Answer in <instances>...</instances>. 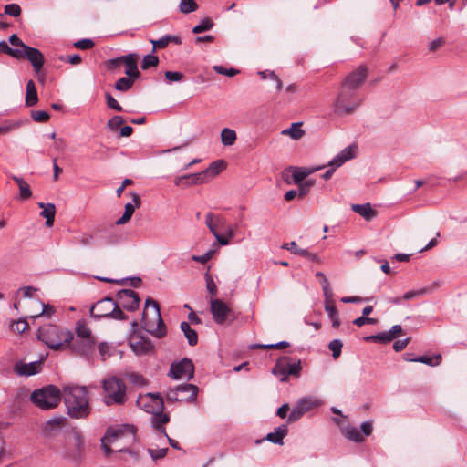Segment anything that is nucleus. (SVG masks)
<instances>
[{"label":"nucleus","mask_w":467,"mask_h":467,"mask_svg":"<svg viewBox=\"0 0 467 467\" xmlns=\"http://www.w3.org/2000/svg\"><path fill=\"white\" fill-rule=\"evenodd\" d=\"M355 145H350L342 150L335 158H333L328 163V169L322 175V178L326 181L329 180L334 174L335 171L343 165L347 161H349L355 157Z\"/></svg>","instance_id":"4468645a"},{"label":"nucleus","mask_w":467,"mask_h":467,"mask_svg":"<svg viewBox=\"0 0 467 467\" xmlns=\"http://www.w3.org/2000/svg\"><path fill=\"white\" fill-rule=\"evenodd\" d=\"M237 139L236 132L229 128H224L221 131V141L224 146H232Z\"/></svg>","instance_id":"4c0bfd02"},{"label":"nucleus","mask_w":467,"mask_h":467,"mask_svg":"<svg viewBox=\"0 0 467 467\" xmlns=\"http://www.w3.org/2000/svg\"><path fill=\"white\" fill-rule=\"evenodd\" d=\"M223 218L217 215L214 216L212 213H209L205 216V223L210 232L215 236V234H219L216 230V224L223 223Z\"/></svg>","instance_id":"c9c22d12"},{"label":"nucleus","mask_w":467,"mask_h":467,"mask_svg":"<svg viewBox=\"0 0 467 467\" xmlns=\"http://www.w3.org/2000/svg\"><path fill=\"white\" fill-rule=\"evenodd\" d=\"M288 433V427L285 424H282L277 427L274 432H270L266 435L265 439L274 444H283L284 438Z\"/></svg>","instance_id":"a878e982"},{"label":"nucleus","mask_w":467,"mask_h":467,"mask_svg":"<svg viewBox=\"0 0 467 467\" xmlns=\"http://www.w3.org/2000/svg\"><path fill=\"white\" fill-rule=\"evenodd\" d=\"M406 361L420 362V363H423V364H426L431 367H436L441 362V356L440 354H438L433 357L420 356V357H417L416 358H406Z\"/></svg>","instance_id":"f704fd0d"},{"label":"nucleus","mask_w":467,"mask_h":467,"mask_svg":"<svg viewBox=\"0 0 467 467\" xmlns=\"http://www.w3.org/2000/svg\"><path fill=\"white\" fill-rule=\"evenodd\" d=\"M129 345L138 356L148 355L154 351L152 341L140 331H135L130 336Z\"/></svg>","instance_id":"9d476101"},{"label":"nucleus","mask_w":467,"mask_h":467,"mask_svg":"<svg viewBox=\"0 0 467 467\" xmlns=\"http://www.w3.org/2000/svg\"><path fill=\"white\" fill-rule=\"evenodd\" d=\"M368 68L366 65H360L356 70L348 73L342 80L340 87L357 91L365 83L368 78Z\"/></svg>","instance_id":"9b49d317"},{"label":"nucleus","mask_w":467,"mask_h":467,"mask_svg":"<svg viewBox=\"0 0 467 467\" xmlns=\"http://www.w3.org/2000/svg\"><path fill=\"white\" fill-rule=\"evenodd\" d=\"M213 70L218 74L225 75L228 77H234L239 73V71L235 68L227 69V68L223 67V66H219V65L214 66Z\"/></svg>","instance_id":"774afa93"},{"label":"nucleus","mask_w":467,"mask_h":467,"mask_svg":"<svg viewBox=\"0 0 467 467\" xmlns=\"http://www.w3.org/2000/svg\"><path fill=\"white\" fill-rule=\"evenodd\" d=\"M210 269V266L208 267ZM204 279L206 283V288L208 292L211 294L212 296H217V285L215 282L213 281L212 275L209 273V270L204 274Z\"/></svg>","instance_id":"603ef678"},{"label":"nucleus","mask_w":467,"mask_h":467,"mask_svg":"<svg viewBox=\"0 0 467 467\" xmlns=\"http://www.w3.org/2000/svg\"><path fill=\"white\" fill-rule=\"evenodd\" d=\"M141 327L144 330L157 338H162L167 334V328L161 318L160 306L152 298H147L142 313Z\"/></svg>","instance_id":"f03ea898"},{"label":"nucleus","mask_w":467,"mask_h":467,"mask_svg":"<svg viewBox=\"0 0 467 467\" xmlns=\"http://www.w3.org/2000/svg\"><path fill=\"white\" fill-rule=\"evenodd\" d=\"M225 167L226 163L223 160H217L213 161L207 169L201 171V174L203 175V179H205V183L217 176L225 169Z\"/></svg>","instance_id":"b1692460"},{"label":"nucleus","mask_w":467,"mask_h":467,"mask_svg":"<svg viewBox=\"0 0 467 467\" xmlns=\"http://www.w3.org/2000/svg\"><path fill=\"white\" fill-rule=\"evenodd\" d=\"M159 65V57L153 54L146 55L141 63V68L147 70L151 67H157Z\"/></svg>","instance_id":"3c124183"},{"label":"nucleus","mask_w":467,"mask_h":467,"mask_svg":"<svg viewBox=\"0 0 467 467\" xmlns=\"http://www.w3.org/2000/svg\"><path fill=\"white\" fill-rule=\"evenodd\" d=\"M66 419L61 416L53 417V418L49 419L47 421L46 427L44 429L45 434L49 435L51 431H53L55 429H59L63 425V422Z\"/></svg>","instance_id":"c03bdc74"},{"label":"nucleus","mask_w":467,"mask_h":467,"mask_svg":"<svg viewBox=\"0 0 467 467\" xmlns=\"http://www.w3.org/2000/svg\"><path fill=\"white\" fill-rule=\"evenodd\" d=\"M76 338H96L92 335L91 329L88 327L86 320H78L75 324Z\"/></svg>","instance_id":"c85d7f7f"},{"label":"nucleus","mask_w":467,"mask_h":467,"mask_svg":"<svg viewBox=\"0 0 467 467\" xmlns=\"http://www.w3.org/2000/svg\"><path fill=\"white\" fill-rule=\"evenodd\" d=\"M210 311L215 323L222 325L232 315V309L223 301L217 298L210 299Z\"/></svg>","instance_id":"f3484780"},{"label":"nucleus","mask_w":467,"mask_h":467,"mask_svg":"<svg viewBox=\"0 0 467 467\" xmlns=\"http://www.w3.org/2000/svg\"><path fill=\"white\" fill-rule=\"evenodd\" d=\"M304 130L301 129V123H293L289 129L284 130L282 134L289 135L294 140H299L304 135Z\"/></svg>","instance_id":"37998d69"},{"label":"nucleus","mask_w":467,"mask_h":467,"mask_svg":"<svg viewBox=\"0 0 467 467\" xmlns=\"http://www.w3.org/2000/svg\"><path fill=\"white\" fill-rule=\"evenodd\" d=\"M296 255H300V256L306 257L308 260H310L311 262L320 263L319 256L317 254L310 253L306 249L296 250Z\"/></svg>","instance_id":"338daca9"},{"label":"nucleus","mask_w":467,"mask_h":467,"mask_svg":"<svg viewBox=\"0 0 467 467\" xmlns=\"http://www.w3.org/2000/svg\"><path fill=\"white\" fill-rule=\"evenodd\" d=\"M113 302L114 299L109 296L102 298L90 307V316L96 319L108 317L109 311H112L111 307Z\"/></svg>","instance_id":"aec40b11"},{"label":"nucleus","mask_w":467,"mask_h":467,"mask_svg":"<svg viewBox=\"0 0 467 467\" xmlns=\"http://www.w3.org/2000/svg\"><path fill=\"white\" fill-rule=\"evenodd\" d=\"M32 402L42 410H50L57 407L61 400V391L54 385H48L36 389L31 394Z\"/></svg>","instance_id":"423d86ee"},{"label":"nucleus","mask_w":467,"mask_h":467,"mask_svg":"<svg viewBox=\"0 0 467 467\" xmlns=\"http://www.w3.org/2000/svg\"><path fill=\"white\" fill-rule=\"evenodd\" d=\"M138 58L139 56L136 53L120 56V59H122L123 64L125 65V74L128 77L136 79L140 76V73L138 70Z\"/></svg>","instance_id":"412c9836"},{"label":"nucleus","mask_w":467,"mask_h":467,"mask_svg":"<svg viewBox=\"0 0 467 467\" xmlns=\"http://www.w3.org/2000/svg\"><path fill=\"white\" fill-rule=\"evenodd\" d=\"M301 369L300 360L292 363L289 357L284 356L277 359L272 372L275 376L280 377L281 381H285L289 375L298 376Z\"/></svg>","instance_id":"1a4fd4ad"},{"label":"nucleus","mask_w":467,"mask_h":467,"mask_svg":"<svg viewBox=\"0 0 467 467\" xmlns=\"http://www.w3.org/2000/svg\"><path fill=\"white\" fill-rule=\"evenodd\" d=\"M198 394V387L193 384H182L177 388L169 389L166 393L168 402L186 401L192 402L196 400Z\"/></svg>","instance_id":"6e6552de"},{"label":"nucleus","mask_w":467,"mask_h":467,"mask_svg":"<svg viewBox=\"0 0 467 467\" xmlns=\"http://www.w3.org/2000/svg\"><path fill=\"white\" fill-rule=\"evenodd\" d=\"M351 208L367 221H370L377 214V212L371 208L368 202L364 204H352Z\"/></svg>","instance_id":"bb28decb"},{"label":"nucleus","mask_w":467,"mask_h":467,"mask_svg":"<svg viewBox=\"0 0 467 467\" xmlns=\"http://www.w3.org/2000/svg\"><path fill=\"white\" fill-rule=\"evenodd\" d=\"M342 347L343 343L340 339H334L329 342L328 348L332 351L334 358H337L341 355Z\"/></svg>","instance_id":"864d4df0"},{"label":"nucleus","mask_w":467,"mask_h":467,"mask_svg":"<svg viewBox=\"0 0 467 467\" xmlns=\"http://www.w3.org/2000/svg\"><path fill=\"white\" fill-rule=\"evenodd\" d=\"M169 376L176 380L191 379L194 376V365L190 358H184L171 365Z\"/></svg>","instance_id":"f8f14e48"},{"label":"nucleus","mask_w":467,"mask_h":467,"mask_svg":"<svg viewBox=\"0 0 467 467\" xmlns=\"http://www.w3.org/2000/svg\"><path fill=\"white\" fill-rule=\"evenodd\" d=\"M169 421L170 417L167 414H164L161 411L155 414L152 424L154 429H156L160 433H162L164 436H167V432L163 425L168 423Z\"/></svg>","instance_id":"72a5a7b5"},{"label":"nucleus","mask_w":467,"mask_h":467,"mask_svg":"<svg viewBox=\"0 0 467 467\" xmlns=\"http://www.w3.org/2000/svg\"><path fill=\"white\" fill-rule=\"evenodd\" d=\"M367 342L388 344L392 341L391 337L389 336L388 331L380 332L375 335L367 336L364 337Z\"/></svg>","instance_id":"58836bf2"},{"label":"nucleus","mask_w":467,"mask_h":467,"mask_svg":"<svg viewBox=\"0 0 467 467\" xmlns=\"http://www.w3.org/2000/svg\"><path fill=\"white\" fill-rule=\"evenodd\" d=\"M72 443L74 448L72 451L68 453V457L78 460L84 451V441L79 431H74L72 432Z\"/></svg>","instance_id":"393cba45"},{"label":"nucleus","mask_w":467,"mask_h":467,"mask_svg":"<svg viewBox=\"0 0 467 467\" xmlns=\"http://www.w3.org/2000/svg\"><path fill=\"white\" fill-rule=\"evenodd\" d=\"M22 53L21 58L27 59L34 70L38 73L41 68L43 67L45 59L43 54L38 50L37 48L29 47V46H24V49H20Z\"/></svg>","instance_id":"a211bd4d"},{"label":"nucleus","mask_w":467,"mask_h":467,"mask_svg":"<svg viewBox=\"0 0 467 467\" xmlns=\"http://www.w3.org/2000/svg\"><path fill=\"white\" fill-rule=\"evenodd\" d=\"M38 206L43 209L41 212V215L46 218V225L47 227H51L54 223L55 214H56V207L53 203H44L39 202Z\"/></svg>","instance_id":"cd10ccee"},{"label":"nucleus","mask_w":467,"mask_h":467,"mask_svg":"<svg viewBox=\"0 0 467 467\" xmlns=\"http://www.w3.org/2000/svg\"><path fill=\"white\" fill-rule=\"evenodd\" d=\"M105 98H106L107 106L109 109H112L118 112L123 111V108L119 104V102L109 93H106Z\"/></svg>","instance_id":"bf43d9fd"},{"label":"nucleus","mask_w":467,"mask_h":467,"mask_svg":"<svg viewBox=\"0 0 467 467\" xmlns=\"http://www.w3.org/2000/svg\"><path fill=\"white\" fill-rule=\"evenodd\" d=\"M128 379H130V381L135 385H138V386H144L147 384V379L140 374L139 373H130L128 374Z\"/></svg>","instance_id":"680f3d73"},{"label":"nucleus","mask_w":467,"mask_h":467,"mask_svg":"<svg viewBox=\"0 0 467 467\" xmlns=\"http://www.w3.org/2000/svg\"><path fill=\"white\" fill-rule=\"evenodd\" d=\"M150 42L153 45L152 52H155L156 49L165 48L170 44L168 35L162 36L158 40H150Z\"/></svg>","instance_id":"052dcab7"},{"label":"nucleus","mask_w":467,"mask_h":467,"mask_svg":"<svg viewBox=\"0 0 467 467\" xmlns=\"http://www.w3.org/2000/svg\"><path fill=\"white\" fill-rule=\"evenodd\" d=\"M180 328L183 332L185 337L187 338L188 344L190 346H195L198 343V334L192 329L190 324L186 321H182L180 324Z\"/></svg>","instance_id":"2f4dec72"},{"label":"nucleus","mask_w":467,"mask_h":467,"mask_svg":"<svg viewBox=\"0 0 467 467\" xmlns=\"http://www.w3.org/2000/svg\"><path fill=\"white\" fill-rule=\"evenodd\" d=\"M94 46V41L88 38L80 39L74 43V47L81 50L91 49Z\"/></svg>","instance_id":"13d9d810"},{"label":"nucleus","mask_w":467,"mask_h":467,"mask_svg":"<svg viewBox=\"0 0 467 467\" xmlns=\"http://www.w3.org/2000/svg\"><path fill=\"white\" fill-rule=\"evenodd\" d=\"M124 123V119L121 116H114L111 118L108 123L107 127L111 130H116L119 127H120Z\"/></svg>","instance_id":"69168bd1"},{"label":"nucleus","mask_w":467,"mask_h":467,"mask_svg":"<svg viewBox=\"0 0 467 467\" xmlns=\"http://www.w3.org/2000/svg\"><path fill=\"white\" fill-rule=\"evenodd\" d=\"M199 5L195 0H181L179 4V11L182 14H190L198 9Z\"/></svg>","instance_id":"a18cd8bd"},{"label":"nucleus","mask_w":467,"mask_h":467,"mask_svg":"<svg viewBox=\"0 0 467 467\" xmlns=\"http://www.w3.org/2000/svg\"><path fill=\"white\" fill-rule=\"evenodd\" d=\"M165 78L170 82H180L183 79L184 75L178 71H166Z\"/></svg>","instance_id":"0e129e2a"},{"label":"nucleus","mask_w":467,"mask_h":467,"mask_svg":"<svg viewBox=\"0 0 467 467\" xmlns=\"http://www.w3.org/2000/svg\"><path fill=\"white\" fill-rule=\"evenodd\" d=\"M122 438H126L129 443H133L136 441V428L129 424H124L119 428H108L106 435L101 439L102 448L107 456L113 451L109 444L114 443Z\"/></svg>","instance_id":"0eeeda50"},{"label":"nucleus","mask_w":467,"mask_h":467,"mask_svg":"<svg viewBox=\"0 0 467 467\" xmlns=\"http://www.w3.org/2000/svg\"><path fill=\"white\" fill-rule=\"evenodd\" d=\"M21 7L17 4H8L5 5V15H8L13 17H17L21 15Z\"/></svg>","instance_id":"6e6d98bb"},{"label":"nucleus","mask_w":467,"mask_h":467,"mask_svg":"<svg viewBox=\"0 0 467 467\" xmlns=\"http://www.w3.org/2000/svg\"><path fill=\"white\" fill-rule=\"evenodd\" d=\"M321 405V401L317 399L311 397H305L300 399L293 407L290 414L288 415V422H295L298 420L305 413L310 410Z\"/></svg>","instance_id":"2eb2a0df"},{"label":"nucleus","mask_w":467,"mask_h":467,"mask_svg":"<svg viewBox=\"0 0 467 467\" xmlns=\"http://www.w3.org/2000/svg\"><path fill=\"white\" fill-rule=\"evenodd\" d=\"M37 337L48 348L57 350L73 339V334L57 326L46 325L38 328Z\"/></svg>","instance_id":"20e7f679"},{"label":"nucleus","mask_w":467,"mask_h":467,"mask_svg":"<svg viewBox=\"0 0 467 467\" xmlns=\"http://www.w3.org/2000/svg\"><path fill=\"white\" fill-rule=\"evenodd\" d=\"M344 435L347 439H348L349 441H353L355 442H362L364 441V438L362 437L361 433L355 427L346 428Z\"/></svg>","instance_id":"09e8293b"},{"label":"nucleus","mask_w":467,"mask_h":467,"mask_svg":"<svg viewBox=\"0 0 467 467\" xmlns=\"http://www.w3.org/2000/svg\"><path fill=\"white\" fill-rule=\"evenodd\" d=\"M131 196H132V201H133L134 204L127 203L125 205L124 213L119 219L117 220V222H116L117 225H122V224H125L126 223H128L130 220L131 216L133 215L135 208L136 207L139 208L140 206V195L136 192H132Z\"/></svg>","instance_id":"5701e85b"},{"label":"nucleus","mask_w":467,"mask_h":467,"mask_svg":"<svg viewBox=\"0 0 467 467\" xmlns=\"http://www.w3.org/2000/svg\"><path fill=\"white\" fill-rule=\"evenodd\" d=\"M363 99L357 91L339 87L337 95L333 101L332 108L338 116L353 114L362 105Z\"/></svg>","instance_id":"7ed1b4c3"},{"label":"nucleus","mask_w":467,"mask_h":467,"mask_svg":"<svg viewBox=\"0 0 467 467\" xmlns=\"http://www.w3.org/2000/svg\"><path fill=\"white\" fill-rule=\"evenodd\" d=\"M202 183H205V179H203V175H202L201 172L178 176L174 180V184L182 187H189Z\"/></svg>","instance_id":"4be33fe9"},{"label":"nucleus","mask_w":467,"mask_h":467,"mask_svg":"<svg viewBox=\"0 0 467 467\" xmlns=\"http://www.w3.org/2000/svg\"><path fill=\"white\" fill-rule=\"evenodd\" d=\"M94 236L90 234H83L76 238V242L82 246H90L93 244Z\"/></svg>","instance_id":"e2e57ef3"},{"label":"nucleus","mask_w":467,"mask_h":467,"mask_svg":"<svg viewBox=\"0 0 467 467\" xmlns=\"http://www.w3.org/2000/svg\"><path fill=\"white\" fill-rule=\"evenodd\" d=\"M135 80L136 78L128 76L122 77L115 83V88L119 91L126 92L132 88Z\"/></svg>","instance_id":"79ce46f5"},{"label":"nucleus","mask_w":467,"mask_h":467,"mask_svg":"<svg viewBox=\"0 0 467 467\" xmlns=\"http://www.w3.org/2000/svg\"><path fill=\"white\" fill-rule=\"evenodd\" d=\"M31 118L36 122L45 123L49 119L50 116L47 111L44 110H32Z\"/></svg>","instance_id":"5fc2aeb1"},{"label":"nucleus","mask_w":467,"mask_h":467,"mask_svg":"<svg viewBox=\"0 0 467 467\" xmlns=\"http://www.w3.org/2000/svg\"><path fill=\"white\" fill-rule=\"evenodd\" d=\"M97 345L96 338H74L67 342V346L70 348V349L87 359L90 358L95 352Z\"/></svg>","instance_id":"ddd939ff"},{"label":"nucleus","mask_w":467,"mask_h":467,"mask_svg":"<svg viewBox=\"0 0 467 467\" xmlns=\"http://www.w3.org/2000/svg\"><path fill=\"white\" fill-rule=\"evenodd\" d=\"M139 295L131 289H122L117 294V303L125 310L133 312L140 306Z\"/></svg>","instance_id":"dca6fc26"},{"label":"nucleus","mask_w":467,"mask_h":467,"mask_svg":"<svg viewBox=\"0 0 467 467\" xmlns=\"http://www.w3.org/2000/svg\"><path fill=\"white\" fill-rule=\"evenodd\" d=\"M213 21L210 17H205L193 27L192 32L194 34H201L202 32L211 30L213 27Z\"/></svg>","instance_id":"49530a36"},{"label":"nucleus","mask_w":467,"mask_h":467,"mask_svg":"<svg viewBox=\"0 0 467 467\" xmlns=\"http://www.w3.org/2000/svg\"><path fill=\"white\" fill-rule=\"evenodd\" d=\"M12 179L17 183L19 188V199L22 201L28 200L32 196L30 185L21 177L13 175Z\"/></svg>","instance_id":"c756f323"},{"label":"nucleus","mask_w":467,"mask_h":467,"mask_svg":"<svg viewBox=\"0 0 467 467\" xmlns=\"http://www.w3.org/2000/svg\"><path fill=\"white\" fill-rule=\"evenodd\" d=\"M43 360H36L30 363L18 361L14 365V372L21 377H29L38 374L42 370Z\"/></svg>","instance_id":"6ab92c4d"},{"label":"nucleus","mask_w":467,"mask_h":467,"mask_svg":"<svg viewBox=\"0 0 467 467\" xmlns=\"http://www.w3.org/2000/svg\"><path fill=\"white\" fill-rule=\"evenodd\" d=\"M317 278H322V290L325 297V302H335L332 298L333 294L329 287V283L326 275L322 272H317L316 273Z\"/></svg>","instance_id":"e433bc0d"},{"label":"nucleus","mask_w":467,"mask_h":467,"mask_svg":"<svg viewBox=\"0 0 467 467\" xmlns=\"http://www.w3.org/2000/svg\"><path fill=\"white\" fill-rule=\"evenodd\" d=\"M102 388L105 393L103 400L108 406L125 403L127 387L121 379L116 376L109 377L102 381Z\"/></svg>","instance_id":"39448f33"},{"label":"nucleus","mask_w":467,"mask_h":467,"mask_svg":"<svg viewBox=\"0 0 467 467\" xmlns=\"http://www.w3.org/2000/svg\"><path fill=\"white\" fill-rule=\"evenodd\" d=\"M0 53H5L16 59H21L22 53L18 48H12L5 41L0 42Z\"/></svg>","instance_id":"de8ad7c7"},{"label":"nucleus","mask_w":467,"mask_h":467,"mask_svg":"<svg viewBox=\"0 0 467 467\" xmlns=\"http://www.w3.org/2000/svg\"><path fill=\"white\" fill-rule=\"evenodd\" d=\"M62 397L71 418L85 419L90 414L88 392L85 387L66 386Z\"/></svg>","instance_id":"f257e3e1"},{"label":"nucleus","mask_w":467,"mask_h":467,"mask_svg":"<svg viewBox=\"0 0 467 467\" xmlns=\"http://www.w3.org/2000/svg\"><path fill=\"white\" fill-rule=\"evenodd\" d=\"M168 448L163 449H148V453L152 458V460H161L163 459L168 453Z\"/></svg>","instance_id":"4d7b16f0"},{"label":"nucleus","mask_w":467,"mask_h":467,"mask_svg":"<svg viewBox=\"0 0 467 467\" xmlns=\"http://www.w3.org/2000/svg\"><path fill=\"white\" fill-rule=\"evenodd\" d=\"M313 171H309L306 168L295 167L292 171V178L295 183L298 184L303 182Z\"/></svg>","instance_id":"ea45409f"},{"label":"nucleus","mask_w":467,"mask_h":467,"mask_svg":"<svg viewBox=\"0 0 467 467\" xmlns=\"http://www.w3.org/2000/svg\"><path fill=\"white\" fill-rule=\"evenodd\" d=\"M324 308L326 313L327 314L329 319L332 322V327L334 328H338L340 326L339 315L338 311L336 307L335 302H325Z\"/></svg>","instance_id":"7c9ffc66"},{"label":"nucleus","mask_w":467,"mask_h":467,"mask_svg":"<svg viewBox=\"0 0 467 467\" xmlns=\"http://www.w3.org/2000/svg\"><path fill=\"white\" fill-rule=\"evenodd\" d=\"M23 125L21 120H5L0 125V135L10 133Z\"/></svg>","instance_id":"a19ab883"},{"label":"nucleus","mask_w":467,"mask_h":467,"mask_svg":"<svg viewBox=\"0 0 467 467\" xmlns=\"http://www.w3.org/2000/svg\"><path fill=\"white\" fill-rule=\"evenodd\" d=\"M38 101V96L36 85L33 80L26 84V105L27 107L35 106Z\"/></svg>","instance_id":"473e14b6"},{"label":"nucleus","mask_w":467,"mask_h":467,"mask_svg":"<svg viewBox=\"0 0 467 467\" xmlns=\"http://www.w3.org/2000/svg\"><path fill=\"white\" fill-rule=\"evenodd\" d=\"M111 309H112V311H109L108 317L113 318L116 320L127 319V316L121 310V306L115 300L112 304Z\"/></svg>","instance_id":"8fccbe9b"}]
</instances>
